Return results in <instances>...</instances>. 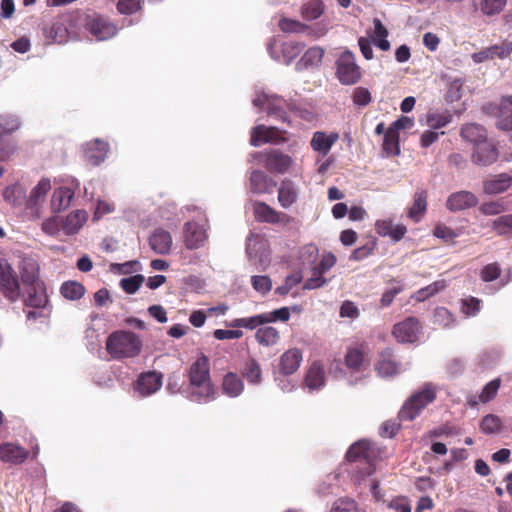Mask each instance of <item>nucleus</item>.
I'll return each instance as SVG.
<instances>
[{
	"instance_id": "obj_5",
	"label": "nucleus",
	"mask_w": 512,
	"mask_h": 512,
	"mask_svg": "<svg viewBox=\"0 0 512 512\" xmlns=\"http://www.w3.org/2000/svg\"><path fill=\"white\" fill-rule=\"evenodd\" d=\"M0 292L10 303L21 297V286L17 272L7 260L0 258Z\"/></svg>"
},
{
	"instance_id": "obj_20",
	"label": "nucleus",
	"mask_w": 512,
	"mask_h": 512,
	"mask_svg": "<svg viewBox=\"0 0 512 512\" xmlns=\"http://www.w3.org/2000/svg\"><path fill=\"white\" fill-rule=\"evenodd\" d=\"M512 53V42L504 41L499 45H493L482 51L472 54V59L475 63H482L490 59L498 57L505 59L510 57Z\"/></svg>"
},
{
	"instance_id": "obj_22",
	"label": "nucleus",
	"mask_w": 512,
	"mask_h": 512,
	"mask_svg": "<svg viewBox=\"0 0 512 512\" xmlns=\"http://www.w3.org/2000/svg\"><path fill=\"white\" fill-rule=\"evenodd\" d=\"M375 231L382 237H390L394 242L404 238L407 228L403 224H394L392 219H381L375 223Z\"/></svg>"
},
{
	"instance_id": "obj_13",
	"label": "nucleus",
	"mask_w": 512,
	"mask_h": 512,
	"mask_svg": "<svg viewBox=\"0 0 512 512\" xmlns=\"http://www.w3.org/2000/svg\"><path fill=\"white\" fill-rule=\"evenodd\" d=\"M253 212L255 219L259 222L270 224L281 223L284 225L291 222V217L288 214L278 212L262 201H256L253 203Z\"/></svg>"
},
{
	"instance_id": "obj_27",
	"label": "nucleus",
	"mask_w": 512,
	"mask_h": 512,
	"mask_svg": "<svg viewBox=\"0 0 512 512\" xmlns=\"http://www.w3.org/2000/svg\"><path fill=\"white\" fill-rule=\"evenodd\" d=\"M376 370L383 377H392L399 373V364L392 349L386 348L381 352Z\"/></svg>"
},
{
	"instance_id": "obj_63",
	"label": "nucleus",
	"mask_w": 512,
	"mask_h": 512,
	"mask_svg": "<svg viewBox=\"0 0 512 512\" xmlns=\"http://www.w3.org/2000/svg\"><path fill=\"white\" fill-rule=\"evenodd\" d=\"M141 9V0H119L117 10L121 14L131 15Z\"/></svg>"
},
{
	"instance_id": "obj_47",
	"label": "nucleus",
	"mask_w": 512,
	"mask_h": 512,
	"mask_svg": "<svg viewBox=\"0 0 512 512\" xmlns=\"http://www.w3.org/2000/svg\"><path fill=\"white\" fill-rule=\"evenodd\" d=\"M502 429L501 419L494 414L484 416L480 422V430L484 434H496Z\"/></svg>"
},
{
	"instance_id": "obj_58",
	"label": "nucleus",
	"mask_w": 512,
	"mask_h": 512,
	"mask_svg": "<svg viewBox=\"0 0 512 512\" xmlns=\"http://www.w3.org/2000/svg\"><path fill=\"white\" fill-rule=\"evenodd\" d=\"M461 303V312L466 316H475L481 309V300L473 296L462 299Z\"/></svg>"
},
{
	"instance_id": "obj_37",
	"label": "nucleus",
	"mask_w": 512,
	"mask_h": 512,
	"mask_svg": "<svg viewBox=\"0 0 512 512\" xmlns=\"http://www.w3.org/2000/svg\"><path fill=\"white\" fill-rule=\"evenodd\" d=\"M325 383V371L319 362L311 364L305 376V384L310 389H318Z\"/></svg>"
},
{
	"instance_id": "obj_15",
	"label": "nucleus",
	"mask_w": 512,
	"mask_h": 512,
	"mask_svg": "<svg viewBox=\"0 0 512 512\" xmlns=\"http://www.w3.org/2000/svg\"><path fill=\"white\" fill-rule=\"evenodd\" d=\"M163 375L157 371L143 372L139 375L135 390L142 396H150L157 392L162 386Z\"/></svg>"
},
{
	"instance_id": "obj_34",
	"label": "nucleus",
	"mask_w": 512,
	"mask_h": 512,
	"mask_svg": "<svg viewBox=\"0 0 512 512\" xmlns=\"http://www.w3.org/2000/svg\"><path fill=\"white\" fill-rule=\"evenodd\" d=\"M298 199V191L294 183L289 179H284L278 190V201L283 208H289Z\"/></svg>"
},
{
	"instance_id": "obj_50",
	"label": "nucleus",
	"mask_w": 512,
	"mask_h": 512,
	"mask_svg": "<svg viewBox=\"0 0 512 512\" xmlns=\"http://www.w3.org/2000/svg\"><path fill=\"white\" fill-rule=\"evenodd\" d=\"M20 127L19 120L16 116L10 114L0 115V138L9 135L18 130Z\"/></svg>"
},
{
	"instance_id": "obj_38",
	"label": "nucleus",
	"mask_w": 512,
	"mask_h": 512,
	"mask_svg": "<svg viewBox=\"0 0 512 512\" xmlns=\"http://www.w3.org/2000/svg\"><path fill=\"white\" fill-rule=\"evenodd\" d=\"M324 11L325 4L322 0H309L300 7V15L306 21L320 18Z\"/></svg>"
},
{
	"instance_id": "obj_62",
	"label": "nucleus",
	"mask_w": 512,
	"mask_h": 512,
	"mask_svg": "<svg viewBox=\"0 0 512 512\" xmlns=\"http://www.w3.org/2000/svg\"><path fill=\"white\" fill-rule=\"evenodd\" d=\"M252 287L259 293L266 294L272 289V281L268 276L255 275L251 278Z\"/></svg>"
},
{
	"instance_id": "obj_19",
	"label": "nucleus",
	"mask_w": 512,
	"mask_h": 512,
	"mask_svg": "<svg viewBox=\"0 0 512 512\" xmlns=\"http://www.w3.org/2000/svg\"><path fill=\"white\" fill-rule=\"evenodd\" d=\"M72 18V14L64 15L49 26L43 27V34L46 39L55 43H64L68 40L69 30L66 22Z\"/></svg>"
},
{
	"instance_id": "obj_59",
	"label": "nucleus",
	"mask_w": 512,
	"mask_h": 512,
	"mask_svg": "<svg viewBox=\"0 0 512 512\" xmlns=\"http://www.w3.org/2000/svg\"><path fill=\"white\" fill-rule=\"evenodd\" d=\"M353 103L357 106H367L372 101V95L370 91L365 87H356L352 94Z\"/></svg>"
},
{
	"instance_id": "obj_51",
	"label": "nucleus",
	"mask_w": 512,
	"mask_h": 512,
	"mask_svg": "<svg viewBox=\"0 0 512 512\" xmlns=\"http://www.w3.org/2000/svg\"><path fill=\"white\" fill-rule=\"evenodd\" d=\"M502 273L500 264L497 262L489 263L483 266L480 270L479 276L483 282H492L497 280Z\"/></svg>"
},
{
	"instance_id": "obj_48",
	"label": "nucleus",
	"mask_w": 512,
	"mask_h": 512,
	"mask_svg": "<svg viewBox=\"0 0 512 512\" xmlns=\"http://www.w3.org/2000/svg\"><path fill=\"white\" fill-rule=\"evenodd\" d=\"M24 197L25 190L20 184L10 185L3 191L4 200L13 206L19 205Z\"/></svg>"
},
{
	"instance_id": "obj_16",
	"label": "nucleus",
	"mask_w": 512,
	"mask_h": 512,
	"mask_svg": "<svg viewBox=\"0 0 512 512\" xmlns=\"http://www.w3.org/2000/svg\"><path fill=\"white\" fill-rule=\"evenodd\" d=\"M25 290L21 293L22 301L25 306L35 309H41L48 303V296L42 282L33 285H24Z\"/></svg>"
},
{
	"instance_id": "obj_35",
	"label": "nucleus",
	"mask_w": 512,
	"mask_h": 512,
	"mask_svg": "<svg viewBox=\"0 0 512 512\" xmlns=\"http://www.w3.org/2000/svg\"><path fill=\"white\" fill-rule=\"evenodd\" d=\"M427 209V191L424 189H417L414 193L413 204L408 211V217L415 222H418L424 215Z\"/></svg>"
},
{
	"instance_id": "obj_41",
	"label": "nucleus",
	"mask_w": 512,
	"mask_h": 512,
	"mask_svg": "<svg viewBox=\"0 0 512 512\" xmlns=\"http://www.w3.org/2000/svg\"><path fill=\"white\" fill-rule=\"evenodd\" d=\"M383 150L388 156H398L400 154L399 133L395 129L388 127L384 134Z\"/></svg>"
},
{
	"instance_id": "obj_33",
	"label": "nucleus",
	"mask_w": 512,
	"mask_h": 512,
	"mask_svg": "<svg viewBox=\"0 0 512 512\" xmlns=\"http://www.w3.org/2000/svg\"><path fill=\"white\" fill-rule=\"evenodd\" d=\"M461 137L475 146L487 140V133L483 126L475 123L466 124L461 128Z\"/></svg>"
},
{
	"instance_id": "obj_30",
	"label": "nucleus",
	"mask_w": 512,
	"mask_h": 512,
	"mask_svg": "<svg viewBox=\"0 0 512 512\" xmlns=\"http://www.w3.org/2000/svg\"><path fill=\"white\" fill-rule=\"evenodd\" d=\"M149 245L157 254H167L172 246V237L164 229H156L149 237Z\"/></svg>"
},
{
	"instance_id": "obj_9",
	"label": "nucleus",
	"mask_w": 512,
	"mask_h": 512,
	"mask_svg": "<svg viewBox=\"0 0 512 512\" xmlns=\"http://www.w3.org/2000/svg\"><path fill=\"white\" fill-rule=\"evenodd\" d=\"M336 75L344 85H352L360 80L361 70L352 52L346 50L339 56L336 62Z\"/></svg>"
},
{
	"instance_id": "obj_24",
	"label": "nucleus",
	"mask_w": 512,
	"mask_h": 512,
	"mask_svg": "<svg viewBox=\"0 0 512 512\" xmlns=\"http://www.w3.org/2000/svg\"><path fill=\"white\" fill-rule=\"evenodd\" d=\"M302 352L298 348H291L285 351L279 360V372L283 375L295 373L302 362Z\"/></svg>"
},
{
	"instance_id": "obj_64",
	"label": "nucleus",
	"mask_w": 512,
	"mask_h": 512,
	"mask_svg": "<svg viewBox=\"0 0 512 512\" xmlns=\"http://www.w3.org/2000/svg\"><path fill=\"white\" fill-rule=\"evenodd\" d=\"M433 234L435 237L442 239L446 243H453L454 239L459 235L452 228L441 224L434 228Z\"/></svg>"
},
{
	"instance_id": "obj_6",
	"label": "nucleus",
	"mask_w": 512,
	"mask_h": 512,
	"mask_svg": "<svg viewBox=\"0 0 512 512\" xmlns=\"http://www.w3.org/2000/svg\"><path fill=\"white\" fill-rule=\"evenodd\" d=\"M253 105L261 110H265L268 116L282 123H290L287 114L290 104L280 96L261 93L253 99Z\"/></svg>"
},
{
	"instance_id": "obj_10",
	"label": "nucleus",
	"mask_w": 512,
	"mask_h": 512,
	"mask_svg": "<svg viewBox=\"0 0 512 512\" xmlns=\"http://www.w3.org/2000/svg\"><path fill=\"white\" fill-rule=\"evenodd\" d=\"M287 132L274 126L259 124L251 129L250 144L259 147L262 144H282L287 142Z\"/></svg>"
},
{
	"instance_id": "obj_40",
	"label": "nucleus",
	"mask_w": 512,
	"mask_h": 512,
	"mask_svg": "<svg viewBox=\"0 0 512 512\" xmlns=\"http://www.w3.org/2000/svg\"><path fill=\"white\" fill-rule=\"evenodd\" d=\"M255 339L260 345L270 347L278 343L280 335L276 328L265 326L256 331Z\"/></svg>"
},
{
	"instance_id": "obj_29",
	"label": "nucleus",
	"mask_w": 512,
	"mask_h": 512,
	"mask_svg": "<svg viewBox=\"0 0 512 512\" xmlns=\"http://www.w3.org/2000/svg\"><path fill=\"white\" fill-rule=\"evenodd\" d=\"M28 451L12 443L0 444V460L12 464H21L28 458Z\"/></svg>"
},
{
	"instance_id": "obj_28",
	"label": "nucleus",
	"mask_w": 512,
	"mask_h": 512,
	"mask_svg": "<svg viewBox=\"0 0 512 512\" xmlns=\"http://www.w3.org/2000/svg\"><path fill=\"white\" fill-rule=\"evenodd\" d=\"M338 139L339 134L336 132L326 134L322 131H316L312 136L310 145L314 151L326 156Z\"/></svg>"
},
{
	"instance_id": "obj_1",
	"label": "nucleus",
	"mask_w": 512,
	"mask_h": 512,
	"mask_svg": "<svg viewBox=\"0 0 512 512\" xmlns=\"http://www.w3.org/2000/svg\"><path fill=\"white\" fill-rule=\"evenodd\" d=\"M188 398L197 403H207L216 397V390L210 378L209 359L202 354L188 370Z\"/></svg>"
},
{
	"instance_id": "obj_26",
	"label": "nucleus",
	"mask_w": 512,
	"mask_h": 512,
	"mask_svg": "<svg viewBox=\"0 0 512 512\" xmlns=\"http://www.w3.org/2000/svg\"><path fill=\"white\" fill-rule=\"evenodd\" d=\"M21 281L24 285L37 284L39 279V264L32 257H23L18 265Z\"/></svg>"
},
{
	"instance_id": "obj_42",
	"label": "nucleus",
	"mask_w": 512,
	"mask_h": 512,
	"mask_svg": "<svg viewBox=\"0 0 512 512\" xmlns=\"http://www.w3.org/2000/svg\"><path fill=\"white\" fill-rule=\"evenodd\" d=\"M267 318H265L264 313L258 314L251 317H245V318H236L232 320L228 326L233 328H246L253 330L257 328L260 325L267 324Z\"/></svg>"
},
{
	"instance_id": "obj_4",
	"label": "nucleus",
	"mask_w": 512,
	"mask_h": 512,
	"mask_svg": "<svg viewBox=\"0 0 512 512\" xmlns=\"http://www.w3.org/2000/svg\"><path fill=\"white\" fill-rule=\"evenodd\" d=\"M374 456L375 450L370 442L367 440H359L349 447L345 458L349 463H360L364 465L360 471V478H364L372 475L375 471L373 463Z\"/></svg>"
},
{
	"instance_id": "obj_52",
	"label": "nucleus",
	"mask_w": 512,
	"mask_h": 512,
	"mask_svg": "<svg viewBox=\"0 0 512 512\" xmlns=\"http://www.w3.org/2000/svg\"><path fill=\"white\" fill-rule=\"evenodd\" d=\"M493 230L498 235H509L512 233V214L502 215L493 221Z\"/></svg>"
},
{
	"instance_id": "obj_53",
	"label": "nucleus",
	"mask_w": 512,
	"mask_h": 512,
	"mask_svg": "<svg viewBox=\"0 0 512 512\" xmlns=\"http://www.w3.org/2000/svg\"><path fill=\"white\" fill-rule=\"evenodd\" d=\"M330 512H361L355 500L343 497L336 500Z\"/></svg>"
},
{
	"instance_id": "obj_56",
	"label": "nucleus",
	"mask_w": 512,
	"mask_h": 512,
	"mask_svg": "<svg viewBox=\"0 0 512 512\" xmlns=\"http://www.w3.org/2000/svg\"><path fill=\"white\" fill-rule=\"evenodd\" d=\"M500 385H501V381L499 378L494 379V380L490 381L489 383H487L483 387L481 393L479 394V401L481 403H487L490 400H492L497 395Z\"/></svg>"
},
{
	"instance_id": "obj_31",
	"label": "nucleus",
	"mask_w": 512,
	"mask_h": 512,
	"mask_svg": "<svg viewBox=\"0 0 512 512\" xmlns=\"http://www.w3.org/2000/svg\"><path fill=\"white\" fill-rule=\"evenodd\" d=\"M512 186V176L501 173L483 182V190L487 194H500Z\"/></svg>"
},
{
	"instance_id": "obj_46",
	"label": "nucleus",
	"mask_w": 512,
	"mask_h": 512,
	"mask_svg": "<svg viewBox=\"0 0 512 512\" xmlns=\"http://www.w3.org/2000/svg\"><path fill=\"white\" fill-rule=\"evenodd\" d=\"M445 287L446 282L444 280L435 281L428 286L419 289L415 293L414 298L419 302L425 301L426 299L445 289Z\"/></svg>"
},
{
	"instance_id": "obj_14",
	"label": "nucleus",
	"mask_w": 512,
	"mask_h": 512,
	"mask_svg": "<svg viewBox=\"0 0 512 512\" xmlns=\"http://www.w3.org/2000/svg\"><path fill=\"white\" fill-rule=\"evenodd\" d=\"M497 117V126L499 129L512 130V96L501 98L499 105H488L487 110Z\"/></svg>"
},
{
	"instance_id": "obj_39",
	"label": "nucleus",
	"mask_w": 512,
	"mask_h": 512,
	"mask_svg": "<svg viewBox=\"0 0 512 512\" xmlns=\"http://www.w3.org/2000/svg\"><path fill=\"white\" fill-rule=\"evenodd\" d=\"M222 389L229 397H237L242 393L244 384L237 374L229 372L223 378Z\"/></svg>"
},
{
	"instance_id": "obj_32",
	"label": "nucleus",
	"mask_w": 512,
	"mask_h": 512,
	"mask_svg": "<svg viewBox=\"0 0 512 512\" xmlns=\"http://www.w3.org/2000/svg\"><path fill=\"white\" fill-rule=\"evenodd\" d=\"M87 218L88 215L85 210L72 211L62 220V230L66 235L76 234L87 221Z\"/></svg>"
},
{
	"instance_id": "obj_45",
	"label": "nucleus",
	"mask_w": 512,
	"mask_h": 512,
	"mask_svg": "<svg viewBox=\"0 0 512 512\" xmlns=\"http://www.w3.org/2000/svg\"><path fill=\"white\" fill-rule=\"evenodd\" d=\"M242 374L252 384H259L262 380L261 367L255 359H249L245 363Z\"/></svg>"
},
{
	"instance_id": "obj_25",
	"label": "nucleus",
	"mask_w": 512,
	"mask_h": 512,
	"mask_svg": "<svg viewBox=\"0 0 512 512\" xmlns=\"http://www.w3.org/2000/svg\"><path fill=\"white\" fill-rule=\"evenodd\" d=\"M250 189L256 194L271 193L277 182L261 170H253L249 178Z\"/></svg>"
},
{
	"instance_id": "obj_17",
	"label": "nucleus",
	"mask_w": 512,
	"mask_h": 512,
	"mask_svg": "<svg viewBox=\"0 0 512 512\" xmlns=\"http://www.w3.org/2000/svg\"><path fill=\"white\" fill-rule=\"evenodd\" d=\"M498 159L496 147L488 140H485L473 148L471 160L479 166H489Z\"/></svg>"
},
{
	"instance_id": "obj_21",
	"label": "nucleus",
	"mask_w": 512,
	"mask_h": 512,
	"mask_svg": "<svg viewBox=\"0 0 512 512\" xmlns=\"http://www.w3.org/2000/svg\"><path fill=\"white\" fill-rule=\"evenodd\" d=\"M207 234L204 227L196 222H187L184 225V242L188 249H197L204 245Z\"/></svg>"
},
{
	"instance_id": "obj_11",
	"label": "nucleus",
	"mask_w": 512,
	"mask_h": 512,
	"mask_svg": "<svg viewBox=\"0 0 512 512\" xmlns=\"http://www.w3.org/2000/svg\"><path fill=\"white\" fill-rule=\"evenodd\" d=\"M260 157L264 167L271 173L285 174L294 163L291 156L278 149L262 152Z\"/></svg>"
},
{
	"instance_id": "obj_8",
	"label": "nucleus",
	"mask_w": 512,
	"mask_h": 512,
	"mask_svg": "<svg viewBox=\"0 0 512 512\" xmlns=\"http://www.w3.org/2000/svg\"><path fill=\"white\" fill-rule=\"evenodd\" d=\"M423 326L419 319L414 316H409L400 322H397L392 327V336L398 343L413 344L419 340L422 333Z\"/></svg>"
},
{
	"instance_id": "obj_49",
	"label": "nucleus",
	"mask_w": 512,
	"mask_h": 512,
	"mask_svg": "<svg viewBox=\"0 0 512 512\" xmlns=\"http://www.w3.org/2000/svg\"><path fill=\"white\" fill-rule=\"evenodd\" d=\"M280 30L284 33H304L309 26L294 19L281 18L278 22Z\"/></svg>"
},
{
	"instance_id": "obj_43",
	"label": "nucleus",
	"mask_w": 512,
	"mask_h": 512,
	"mask_svg": "<svg viewBox=\"0 0 512 512\" xmlns=\"http://www.w3.org/2000/svg\"><path fill=\"white\" fill-rule=\"evenodd\" d=\"M60 292L62 296L69 300H78L85 293V287L76 281H67L61 285Z\"/></svg>"
},
{
	"instance_id": "obj_54",
	"label": "nucleus",
	"mask_w": 512,
	"mask_h": 512,
	"mask_svg": "<svg viewBox=\"0 0 512 512\" xmlns=\"http://www.w3.org/2000/svg\"><path fill=\"white\" fill-rule=\"evenodd\" d=\"M452 120V115L449 113H429L426 116V122L432 129H440L448 125Z\"/></svg>"
},
{
	"instance_id": "obj_55",
	"label": "nucleus",
	"mask_w": 512,
	"mask_h": 512,
	"mask_svg": "<svg viewBox=\"0 0 512 512\" xmlns=\"http://www.w3.org/2000/svg\"><path fill=\"white\" fill-rule=\"evenodd\" d=\"M144 280L143 275L137 274L121 279L120 286L127 294H134L140 288Z\"/></svg>"
},
{
	"instance_id": "obj_60",
	"label": "nucleus",
	"mask_w": 512,
	"mask_h": 512,
	"mask_svg": "<svg viewBox=\"0 0 512 512\" xmlns=\"http://www.w3.org/2000/svg\"><path fill=\"white\" fill-rule=\"evenodd\" d=\"M41 228L42 231L49 236H58L59 232L62 230V220L56 216L50 217L42 223Z\"/></svg>"
},
{
	"instance_id": "obj_57",
	"label": "nucleus",
	"mask_w": 512,
	"mask_h": 512,
	"mask_svg": "<svg viewBox=\"0 0 512 512\" xmlns=\"http://www.w3.org/2000/svg\"><path fill=\"white\" fill-rule=\"evenodd\" d=\"M507 0H481V11L488 16L499 14L505 7Z\"/></svg>"
},
{
	"instance_id": "obj_61",
	"label": "nucleus",
	"mask_w": 512,
	"mask_h": 512,
	"mask_svg": "<svg viewBox=\"0 0 512 512\" xmlns=\"http://www.w3.org/2000/svg\"><path fill=\"white\" fill-rule=\"evenodd\" d=\"M301 281L302 276L298 273L288 275L285 278L284 284L276 288L275 293L281 296H286L291 291V289L295 287L297 284H299Z\"/></svg>"
},
{
	"instance_id": "obj_7",
	"label": "nucleus",
	"mask_w": 512,
	"mask_h": 512,
	"mask_svg": "<svg viewBox=\"0 0 512 512\" xmlns=\"http://www.w3.org/2000/svg\"><path fill=\"white\" fill-rule=\"evenodd\" d=\"M83 26L97 41H104L114 37L117 32V26L107 17L99 14H85Z\"/></svg>"
},
{
	"instance_id": "obj_12",
	"label": "nucleus",
	"mask_w": 512,
	"mask_h": 512,
	"mask_svg": "<svg viewBox=\"0 0 512 512\" xmlns=\"http://www.w3.org/2000/svg\"><path fill=\"white\" fill-rule=\"evenodd\" d=\"M367 344L348 346L344 355V365L350 373L362 372L368 366Z\"/></svg>"
},
{
	"instance_id": "obj_44",
	"label": "nucleus",
	"mask_w": 512,
	"mask_h": 512,
	"mask_svg": "<svg viewBox=\"0 0 512 512\" xmlns=\"http://www.w3.org/2000/svg\"><path fill=\"white\" fill-rule=\"evenodd\" d=\"M51 189V183L48 179H42L38 184L31 190L29 198L27 200L28 205H37L40 201L44 200L46 194Z\"/></svg>"
},
{
	"instance_id": "obj_2",
	"label": "nucleus",
	"mask_w": 512,
	"mask_h": 512,
	"mask_svg": "<svg viewBox=\"0 0 512 512\" xmlns=\"http://www.w3.org/2000/svg\"><path fill=\"white\" fill-rule=\"evenodd\" d=\"M107 353L115 360L137 357L142 350L141 338L131 331L117 330L106 339Z\"/></svg>"
},
{
	"instance_id": "obj_18",
	"label": "nucleus",
	"mask_w": 512,
	"mask_h": 512,
	"mask_svg": "<svg viewBox=\"0 0 512 512\" xmlns=\"http://www.w3.org/2000/svg\"><path fill=\"white\" fill-rule=\"evenodd\" d=\"M108 150L109 145L107 142L95 139L86 143L84 147V158L91 166H98L105 160Z\"/></svg>"
},
{
	"instance_id": "obj_23",
	"label": "nucleus",
	"mask_w": 512,
	"mask_h": 512,
	"mask_svg": "<svg viewBox=\"0 0 512 512\" xmlns=\"http://www.w3.org/2000/svg\"><path fill=\"white\" fill-rule=\"evenodd\" d=\"M477 203L478 199L472 192L458 191L448 197L446 206L450 211L457 212L474 207Z\"/></svg>"
},
{
	"instance_id": "obj_3",
	"label": "nucleus",
	"mask_w": 512,
	"mask_h": 512,
	"mask_svg": "<svg viewBox=\"0 0 512 512\" xmlns=\"http://www.w3.org/2000/svg\"><path fill=\"white\" fill-rule=\"evenodd\" d=\"M436 398V385L431 382L424 383L419 390L413 392L404 401L398 412V420L400 422H411L415 420L426 407L436 400Z\"/></svg>"
},
{
	"instance_id": "obj_36",
	"label": "nucleus",
	"mask_w": 512,
	"mask_h": 512,
	"mask_svg": "<svg viewBox=\"0 0 512 512\" xmlns=\"http://www.w3.org/2000/svg\"><path fill=\"white\" fill-rule=\"evenodd\" d=\"M74 196V192L68 187H60L56 189L51 198V208L54 212H60L61 210L69 207L71 200Z\"/></svg>"
}]
</instances>
